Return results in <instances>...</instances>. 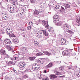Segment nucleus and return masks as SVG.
<instances>
[{
	"label": "nucleus",
	"instance_id": "nucleus-4",
	"mask_svg": "<svg viewBox=\"0 0 80 80\" xmlns=\"http://www.w3.org/2000/svg\"><path fill=\"white\" fill-rule=\"evenodd\" d=\"M62 45H67L68 42L67 41H66V39L63 38H62L60 41Z\"/></svg>",
	"mask_w": 80,
	"mask_h": 80
},
{
	"label": "nucleus",
	"instance_id": "nucleus-42",
	"mask_svg": "<svg viewBox=\"0 0 80 80\" xmlns=\"http://www.w3.org/2000/svg\"><path fill=\"white\" fill-rule=\"evenodd\" d=\"M10 37H16V36L14 35V33L11 34L10 35Z\"/></svg>",
	"mask_w": 80,
	"mask_h": 80
},
{
	"label": "nucleus",
	"instance_id": "nucleus-52",
	"mask_svg": "<svg viewBox=\"0 0 80 80\" xmlns=\"http://www.w3.org/2000/svg\"><path fill=\"white\" fill-rule=\"evenodd\" d=\"M65 77V75H63V76H59V77H60V78H64V77Z\"/></svg>",
	"mask_w": 80,
	"mask_h": 80
},
{
	"label": "nucleus",
	"instance_id": "nucleus-9",
	"mask_svg": "<svg viewBox=\"0 0 80 80\" xmlns=\"http://www.w3.org/2000/svg\"><path fill=\"white\" fill-rule=\"evenodd\" d=\"M9 1L12 3V5H14V6H16L18 3L17 0H9Z\"/></svg>",
	"mask_w": 80,
	"mask_h": 80
},
{
	"label": "nucleus",
	"instance_id": "nucleus-2",
	"mask_svg": "<svg viewBox=\"0 0 80 80\" xmlns=\"http://www.w3.org/2000/svg\"><path fill=\"white\" fill-rule=\"evenodd\" d=\"M62 53L65 56H69L71 54H72V51L71 50H69V51L68 50H65L62 52Z\"/></svg>",
	"mask_w": 80,
	"mask_h": 80
},
{
	"label": "nucleus",
	"instance_id": "nucleus-57",
	"mask_svg": "<svg viewBox=\"0 0 80 80\" xmlns=\"http://www.w3.org/2000/svg\"><path fill=\"white\" fill-rule=\"evenodd\" d=\"M73 41L74 42H77V40H76V39H73Z\"/></svg>",
	"mask_w": 80,
	"mask_h": 80
},
{
	"label": "nucleus",
	"instance_id": "nucleus-62",
	"mask_svg": "<svg viewBox=\"0 0 80 80\" xmlns=\"http://www.w3.org/2000/svg\"><path fill=\"white\" fill-rule=\"evenodd\" d=\"M22 13H21L20 14V15H21V16H22Z\"/></svg>",
	"mask_w": 80,
	"mask_h": 80
},
{
	"label": "nucleus",
	"instance_id": "nucleus-53",
	"mask_svg": "<svg viewBox=\"0 0 80 80\" xmlns=\"http://www.w3.org/2000/svg\"><path fill=\"white\" fill-rule=\"evenodd\" d=\"M5 57L6 58H9V57H10V56H9V55H6L5 56Z\"/></svg>",
	"mask_w": 80,
	"mask_h": 80
},
{
	"label": "nucleus",
	"instance_id": "nucleus-39",
	"mask_svg": "<svg viewBox=\"0 0 80 80\" xmlns=\"http://www.w3.org/2000/svg\"><path fill=\"white\" fill-rule=\"evenodd\" d=\"M56 43H57L58 45H60V43L61 42L60 41V40H59L56 42Z\"/></svg>",
	"mask_w": 80,
	"mask_h": 80
},
{
	"label": "nucleus",
	"instance_id": "nucleus-19",
	"mask_svg": "<svg viewBox=\"0 0 80 80\" xmlns=\"http://www.w3.org/2000/svg\"><path fill=\"white\" fill-rule=\"evenodd\" d=\"M5 43L6 44H10L11 43V41L8 39H5L4 40Z\"/></svg>",
	"mask_w": 80,
	"mask_h": 80
},
{
	"label": "nucleus",
	"instance_id": "nucleus-16",
	"mask_svg": "<svg viewBox=\"0 0 80 80\" xmlns=\"http://www.w3.org/2000/svg\"><path fill=\"white\" fill-rule=\"evenodd\" d=\"M12 77L11 76H10V75H7L5 77V79L7 80H11V79H12Z\"/></svg>",
	"mask_w": 80,
	"mask_h": 80
},
{
	"label": "nucleus",
	"instance_id": "nucleus-12",
	"mask_svg": "<svg viewBox=\"0 0 80 80\" xmlns=\"http://www.w3.org/2000/svg\"><path fill=\"white\" fill-rule=\"evenodd\" d=\"M43 25H46L45 27H47V28H48V21H42V22Z\"/></svg>",
	"mask_w": 80,
	"mask_h": 80
},
{
	"label": "nucleus",
	"instance_id": "nucleus-6",
	"mask_svg": "<svg viewBox=\"0 0 80 80\" xmlns=\"http://www.w3.org/2000/svg\"><path fill=\"white\" fill-rule=\"evenodd\" d=\"M53 19L54 21L53 22L54 23H56V22H57V21H58L59 20V19H60V18H59V16L56 15L54 16L53 18Z\"/></svg>",
	"mask_w": 80,
	"mask_h": 80
},
{
	"label": "nucleus",
	"instance_id": "nucleus-13",
	"mask_svg": "<svg viewBox=\"0 0 80 80\" xmlns=\"http://www.w3.org/2000/svg\"><path fill=\"white\" fill-rule=\"evenodd\" d=\"M53 66V62H51L48 65L46 66V68H50V67H52Z\"/></svg>",
	"mask_w": 80,
	"mask_h": 80
},
{
	"label": "nucleus",
	"instance_id": "nucleus-14",
	"mask_svg": "<svg viewBox=\"0 0 80 80\" xmlns=\"http://www.w3.org/2000/svg\"><path fill=\"white\" fill-rule=\"evenodd\" d=\"M79 72L75 71L74 72V73L73 74L72 76L73 77H75V78H77L78 76V75H79Z\"/></svg>",
	"mask_w": 80,
	"mask_h": 80
},
{
	"label": "nucleus",
	"instance_id": "nucleus-44",
	"mask_svg": "<svg viewBox=\"0 0 80 80\" xmlns=\"http://www.w3.org/2000/svg\"><path fill=\"white\" fill-rule=\"evenodd\" d=\"M31 70L30 69H27L25 70L24 71V72H32L30 71Z\"/></svg>",
	"mask_w": 80,
	"mask_h": 80
},
{
	"label": "nucleus",
	"instance_id": "nucleus-58",
	"mask_svg": "<svg viewBox=\"0 0 80 80\" xmlns=\"http://www.w3.org/2000/svg\"><path fill=\"white\" fill-rule=\"evenodd\" d=\"M19 16L18 14H17V15H16V17H18Z\"/></svg>",
	"mask_w": 80,
	"mask_h": 80
},
{
	"label": "nucleus",
	"instance_id": "nucleus-28",
	"mask_svg": "<svg viewBox=\"0 0 80 80\" xmlns=\"http://www.w3.org/2000/svg\"><path fill=\"white\" fill-rule=\"evenodd\" d=\"M57 68H55V70L54 71V73H56V72L57 73H56L55 75H60V74H61V73H60V72H58L57 71Z\"/></svg>",
	"mask_w": 80,
	"mask_h": 80
},
{
	"label": "nucleus",
	"instance_id": "nucleus-21",
	"mask_svg": "<svg viewBox=\"0 0 80 80\" xmlns=\"http://www.w3.org/2000/svg\"><path fill=\"white\" fill-rule=\"evenodd\" d=\"M38 14H39V12L37 10H35L33 13V15H34V16H36V17H37Z\"/></svg>",
	"mask_w": 80,
	"mask_h": 80
},
{
	"label": "nucleus",
	"instance_id": "nucleus-29",
	"mask_svg": "<svg viewBox=\"0 0 80 80\" xmlns=\"http://www.w3.org/2000/svg\"><path fill=\"white\" fill-rule=\"evenodd\" d=\"M65 8H70V5L68 4H65Z\"/></svg>",
	"mask_w": 80,
	"mask_h": 80
},
{
	"label": "nucleus",
	"instance_id": "nucleus-32",
	"mask_svg": "<svg viewBox=\"0 0 80 80\" xmlns=\"http://www.w3.org/2000/svg\"><path fill=\"white\" fill-rule=\"evenodd\" d=\"M43 33L45 36H47L48 35V32L45 30H43Z\"/></svg>",
	"mask_w": 80,
	"mask_h": 80
},
{
	"label": "nucleus",
	"instance_id": "nucleus-33",
	"mask_svg": "<svg viewBox=\"0 0 80 80\" xmlns=\"http://www.w3.org/2000/svg\"><path fill=\"white\" fill-rule=\"evenodd\" d=\"M12 41L13 42H14L15 43H16V44H17V43H18L19 42L18 41H17L16 39H13Z\"/></svg>",
	"mask_w": 80,
	"mask_h": 80
},
{
	"label": "nucleus",
	"instance_id": "nucleus-45",
	"mask_svg": "<svg viewBox=\"0 0 80 80\" xmlns=\"http://www.w3.org/2000/svg\"><path fill=\"white\" fill-rule=\"evenodd\" d=\"M50 34L51 36H52V37H55V33L51 32Z\"/></svg>",
	"mask_w": 80,
	"mask_h": 80
},
{
	"label": "nucleus",
	"instance_id": "nucleus-10",
	"mask_svg": "<svg viewBox=\"0 0 80 80\" xmlns=\"http://www.w3.org/2000/svg\"><path fill=\"white\" fill-rule=\"evenodd\" d=\"M0 54L2 55L1 58H3V57L6 55V52H5V51L3 49L1 50Z\"/></svg>",
	"mask_w": 80,
	"mask_h": 80
},
{
	"label": "nucleus",
	"instance_id": "nucleus-46",
	"mask_svg": "<svg viewBox=\"0 0 80 80\" xmlns=\"http://www.w3.org/2000/svg\"><path fill=\"white\" fill-rule=\"evenodd\" d=\"M38 63L39 65H41V59H40V60H38Z\"/></svg>",
	"mask_w": 80,
	"mask_h": 80
},
{
	"label": "nucleus",
	"instance_id": "nucleus-60",
	"mask_svg": "<svg viewBox=\"0 0 80 80\" xmlns=\"http://www.w3.org/2000/svg\"><path fill=\"white\" fill-rule=\"evenodd\" d=\"M64 37H67V34H65L64 35Z\"/></svg>",
	"mask_w": 80,
	"mask_h": 80
},
{
	"label": "nucleus",
	"instance_id": "nucleus-15",
	"mask_svg": "<svg viewBox=\"0 0 80 80\" xmlns=\"http://www.w3.org/2000/svg\"><path fill=\"white\" fill-rule=\"evenodd\" d=\"M25 65V63L24 62H20L19 64V67L20 68H22Z\"/></svg>",
	"mask_w": 80,
	"mask_h": 80
},
{
	"label": "nucleus",
	"instance_id": "nucleus-7",
	"mask_svg": "<svg viewBox=\"0 0 80 80\" xmlns=\"http://www.w3.org/2000/svg\"><path fill=\"white\" fill-rule=\"evenodd\" d=\"M63 30H69L70 28L68 25L67 24H64L63 25Z\"/></svg>",
	"mask_w": 80,
	"mask_h": 80
},
{
	"label": "nucleus",
	"instance_id": "nucleus-55",
	"mask_svg": "<svg viewBox=\"0 0 80 80\" xmlns=\"http://www.w3.org/2000/svg\"><path fill=\"white\" fill-rule=\"evenodd\" d=\"M33 24V23L32 22H29V25H32V24Z\"/></svg>",
	"mask_w": 80,
	"mask_h": 80
},
{
	"label": "nucleus",
	"instance_id": "nucleus-35",
	"mask_svg": "<svg viewBox=\"0 0 80 80\" xmlns=\"http://www.w3.org/2000/svg\"><path fill=\"white\" fill-rule=\"evenodd\" d=\"M72 68V66H68L67 67L66 70H70V69H71Z\"/></svg>",
	"mask_w": 80,
	"mask_h": 80
},
{
	"label": "nucleus",
	"instance_id": "nucleus-34",
	"mask_svg": "<svg viewBox=\"0 0 80 80\" xmlns=\"http://www.w3.org/2000/svg\"><path fill=\"white\" fill-rule=\"evenodd\" d=\"M45 61V60L43 59H41V64L42 65V64H43V63H44Z\"/></svg>",
	"mask_w": 80,
	"mask_h": 80
},
{
	"label": "nucleus",
	"instance_id": "nucleus-38",
	"mask_svg": "<svg viewBox=\"0 0 80 80\" xmlns=\"http://www.w3.org/2000/svg\"><path fill=\"white\" fill-rule=\"evenodd\" d=\"M23 78H28V76L27 75H26L22 77Z\"/></svg>",
	"mask_w": 80,
	"mask_h": 80
},
{
	"label": "nucleus",
	"instance_id": "nucleus-8",
	"mask_svg": "<svg viewBox=\"0 0 80 80\" xmlns=\"http://www.w3.org/2000/svg\"><path fill=\"white\" fill-rule=\"evenodd\" d=\"M43 33V30H40L37 33V37H42V32Z\"/></svg>",
	"mask_w": 80,
	"mask_h": 80
},
{
	"label": "nucleus",
	"instance_id": "nucleus-3",
	"mask_svg": "<svg viewBox=\"0 0 80 80\" xmlns=\"http://www.w3.org/2000/svg\"><path fill=\"white\" fill-rule=\"evenodd\" d=\"M2 18L3 20H7L8 18V15L7 13H4L2 14Z\"/></svg>",
	"mask_w": 80,
	"mask_h": 80
},
{
	"label": "nucleus",
	"instance_id": "nucleus-30",
	"mask_svg": "<svg viewBox=\"0 0 80 80\" xmlns=\"http://www.w3.org/2000/svg\"><path fill=\"white\" fill-rule=\"evenodd\" d=\"M44 9L43 8L41 7L39 9V12H43L44 11Z\"/></svg>",
	"mask_w": 80,
	"mask_h": 80
},
{
	"label": "nucleus",
	"instance_id": "nucleus-48",
	"mask_svg": "<svg viewBox=\"0 0 80 80\" xmlns=\"http://www.w3.org/2000/svg\"><path fill=\"white\" fill-rule=\"evenodd\" d=\"M61 10H62V11H65V8H64L61 6Z\"/></svg>",
	"mask_w": 80,
	"mask_h": 80
},
{
	"label": "nucleus",
	"instance_id": "nucleus-11",
	"mask_svg": "<svg viewBox=\"0 0 80 80\" xmlns=\"http://www.w3.org/2000/svg\"><path fill=\"white\" fill-rule=\"evenodd\" d=\"M12 30H13V29L12 28H8L6 30L7 33V34L11 33L12 32Z\"/></svg>",
	"mask_w": 80,
	"mask_h": 80
},
{
	"label": "nucleus",
	"instance_id": "nucleus-27",
	"mask_svg": "<svg viewBox=\"0 0 80 80\" xmlns=\"http://www.w3.org/2000/svg\"><path fill=\"white\" fill-rule=\"evenodd\" d=\"M43 77L42 80H48V77L45 76L44 75H43Z\"/></svg>",
	"mask_w": 80,
	"mask_h": 80
},
{
	"label": "nucleus",
	"instance_id": "nucleus-54",
	"mask_svg": "<svg viewBox=\"0 0 80 80\" xmlns=\"http://www.w3.org/2000/svg\"><path fill=\"white\" fill-rule=\"evenodd\" d=\"M34 43H35V44L36 45H38V44H37L38 42H37L36 41H34Z\"/></svg>",
	"mask_w": 80,
	"mask_h": 80
},
{
	"label": "nucleus",
	"instance_id": "nucleus-25",
	"mask_svg": "<svg viewBox=\"0 0 80 80\" xmlns=\"http://www.w3.org/2000/svg\"><path fill=\"white\" fill-rule=\"evenodd\" d=\"M35 58H36V57L35 56L30 57L29 58V60L30 61H34Z\"/></svg>",
	"mask_w": 80,
	"mask_h": 80
},
{
	"label": "nucleus",
	"instance_id": "nucleus-31",
	"mask_svg": "<svg viewBox=\"0 0 80 80\" xmlns=\"http://www.w3.org/2000/svg\"><path fill=\"white\" fill-rule=\"evenodd\" d=\"M26 10V8L25 7H22L21 9V11L22 12H25Z\"/></svg>",
	"mask_w": 80,
	"mask_h": 80
},
{
	"label": "nucleus",
	"instance_id": "nucleus-61",
	"mask_svg": "<svg viewBox=\"0 0 80 80\" xmlns=\"http://www.w3.org/2000/svg\"><path fill=\"white\" fill-rule=\"evenodd\" d=\"M22 37H25V35H22Z\"/></svg>",
	"mask_w": 80,
	"mask_h": 80
},
{
	"label": "nucleus",
	"instance_id": "nucleus-26",
	"mask_svg": "<svg viewBox=\"0 0 80 80\" xmlns=\"http://www.w3.org/2000/svg\"><path fill=\"white\" fill-rule=\"evenodd\" d=\"M6 48L9 51H12V48L10 46H7L6 47Z\"/></svg>",
	"mask_w": 80,
	"mask_h": 80
},
{
	"label": "nucleus",
	"instance_id": "nucleus-64",
	"mask_svg": "<svg viewBox=\"0 0 80 80\" xmlns=\"http://www.w3.org/2000/svg\"><path fill=\"white\" fill-rule=\"evenodd\" d=\"M12 53H13L14 52V51H12Z\"/></svg>",
	"mask_w": 80,
	"mask_h": 80
},
{
	"label": "nucleus",
	"instance_id": "nucleus-1",
	"mask_svg": "<svg viewBox=\"0 0 80 80\" xmlns=\"http://www.w3.org/2000/svg\"><path fill=\"white\" fill-rule=\"evenodd\" d=\"M56 52V50L55 49H53L52 50H50V52H48V51H43V53L45 54L46 55H48V56H49V55H52V53H54Z\"/></svg>",
	"mask_w": 80,
	"mask_h": 80
},
{
	"label": "nucleus",
	"instance_id": "nucleus-43",
	"mask_svg": "<svg viewBox=\"0 0 80 80\" xmlns=\"http://www.w3.org/2000/svg\"><path fill=\"white\" fill-rule=\"evenodd\" d=\"M31 3H35V0H30Z\"/></svg>",
	"mask_w": 80,
	"mask_h": 80
},
{
	"label": "nucleus",
	"instance_id": "nucleus-17",
	"mask_svg": "<svg viewBox=\"0 0 80 80\" xmlns=\"http://www.w3.org/2000/svg\"><path fill=\"white\" fill-rule=\"evenodd\" d=\"M14 7H10V8H8V10L10 13H13V11H14V9L13 8Z\"/></svg>",
	"mask_w": 80,
	"mask_h": 80
},
{
	"label": "nucleus",
	"instance_id": "nucleus-47",
	"mask_svg": "<svg viewBox=\"0 0 80 80\" xmlns=\"http://www.w3.org/2000/svg\"><path fill=\"white\" fill-rule=\"evenodd\" d=\"M68 33H71V34H73V32L72 31L68 30Z\"/></svg>",
	"mask_w": 80,
	"mask_h": 80
},
{
	"label": "nucleus",
	"instance_id": "nucleus-18",
	"mask_svg": "<svg viewBox=\"0 0 80 80\" xmlns=\"http://www.w3.org/2000/svg\"><path fill=\"white\" fill-rule=\"evenodd\" d=\"M38 64L37 63H35L33 64V67L34 68V69H36V68H37V70L38 71H39L40 69H39V68L38 67Z\"/></svg>",
	"mask_w": 80,
	"mask_h": 80
},
{
	"label": "nucleus",
	"instance_id": "nucleus-5",
	"mask_svg": "<svg viewBox=\"0 0 80 80\" xmlns=\"http://www.w3.org/2000/svg\"><path fill=\"white\" fill-rule=\"evenodd\" d=\"M50 79L52 80H59L58 79H56L57 78V76L54 74H51L50 76Z\"/></svg>",
	"mask_w": 80,
	"mask_h": 80
},
{
	"label": "nucleus",
	"instance_id": "nucleus-56",
	"mask_svg": "<svg viewBox=\"0 0 80 80\" xmlns=\"http://www.w3.org/2000/svg\"><path fill=\"white\" fill-rule=\"evenodd\" d=\"M4 2H8V0H2Z\"/></svg>",
	"mask_w": 80,
	"mask_h": 80
},
{
	"label": "nucleus",
	"instance_id": "nucleus-50",
	"mask_svg": "<svg viewBox=\"0 0 80 80\" xmlns=\"http://www.w3.org/2000/svg\"><path fill=\"white\" fill-rule=\"evenodd\" d=\"M25 50H26V48L23 47L22 48V51H24Z\"/></svg>",
	"mask_w": 80,
	"mask_h": 80
},
{
	"label": "nucleus",
	"instance_id": "nucleus-51",
	"mask_svg": "<svg viewBox=\"0 0 80 80\" xmlns=\"http://www.w3.org/2000/svg\"><path fill=\"white\" fill-rule=\"evenodd\" d=\"M44 72L45 73H47L48 72V71H47V70H44Z\"/></svg>",
	"mask_w": 80,
	"mask_h": 80
},
{
	"label": "nucleus",
	"instance_id": "nucleus-36",
	"mask_svg": "<svg viewBox=\"0 0 80 80\" xmlns=\"http://www.w3.org/2000/svg\"><path fill=\"white\" fill-rule=\"evenodd\" d=\"M42 55H43V53H42L41 52H38L37 54H36L37 56H40Z\"/></svg>",
	"mask_w": 80,
	"mask_h": 80
},
{
	"label": "nucleus",
	"instance_id": "nucleus-22",
	"mask_svg": "<svg viewBox=\"0 0 80 80\" xmlns=\"http://www.w3.org/2000/svg\"><path fill=\"white\" fill-rule=\"evenodd\" d=\"M18 58V56L17 55H15L13 56V58H11V60H17Z\"/></svg>",
	"mask_w": 80,
	"mask_h": 80
},
{
	"label": "nucleus",
	"instance_id": "nucleus-24",
	"mask_svg": "<svg viewBox=\"0 0 80 80\" xmlns=\"http://www.w3.org/2000/svg\"><path fill=\"white\" fill-rule=\"evenodd\" d=\"M62 24H63V22H62V21H60L59 22L56 23H55L56 25L61 26L62 25Z\"/></svg>",
	"mask_w": 80,
	"mask_h": 80
},
{
	"label": "nucleus",
	"instance_id": "nucleus-49",
	"mask_svg": "<svg viewBox=\"0 0 80 80\" xmlns=\"http://www.w3.org/2000/svg\"><path fill=\"white\" fill-rule=\"evenodd\" d=\"M31 29V26H28L27 27V29L28 30H30Z\"/></svg>",
	"mask_w": 80,
	"mask_h": 80
},
{
	"label": "nucleus",
	"instance_id": "nucleus-40",
	"mask_svg": "<svg viewBox=\"0 0 80 80\" xmlns=\"http://www.w3.org/2000/svg\"><path fill=\"white\" fill-rule=\"evenodd\" d=\"M59 7H60V6L58 5H57L55 6V8L56 9H58Z\"/></svg>",
	"mask_w": 80,
	"mask_h": 80
},
{
	"label": "nucleus",
	"instance_id": "nucleus-37",
	"mask_svg": "<svg viewBox=\"0 0 80 80\" xmlns=\"http://www.w3.org/2000/svg\"><path fill=\"white\" fill-rule=\"evenodd\" d=\"M59 69L61 70H65L64 68V67L63 66H61L60 67H59Z\"/></svg>",
	"mask_w": 80,
	"mask_h": 80
},
{
	"label": "nucleus",
	"instance_id": "nucleus-59",
	"mask_svg": "<svg viewBox=\"0 0 80 80\" xmlns=\"http://www.w3.org/2000/svg\"><path fill=\"white\" fill-rule=\"evenodd\" d=\"M1 32H2V34H4V32H3V31H1Z\"/></svg>",
	"mask_w": 80,
	"mask_h": 80
},
{
	"label": "nucleus",
	"instance_id": "nucleus-63",
	"mask_svg": "<svg viewBox=\"0 0 80 80\" xmlns=\"http://www.w3.org/2000/svg\"><path fill=\"white\" fill-rule=\"evenodd\" d=\"M77 49L78 50H79V48H78V49Z\"/></svg>",
	"mask_w": 80,
	"mask_h": 80
},
{
	"label": "nucleus",
	"instance_id": "nucleus-41",
	"mask_svg": "<svg viewBox=\"0 0 80 80\" xmlns=\"http://www.w3.org/2000/svg\"><path fill=\"white\" fill-rule=\"evenodd\" d=\"M38 78L39 79H41L42 78V76H41V75L40 74H38Z\"/></svg>",
	"mask_w": 80,
	"mask_h": 80
},
{
	"label": "nucleus",
	"instance_id": "nucleus-20",
	"mask_svg": "<svg viewBox=\"0 0 80 80\" xmlns=\"http://www.w3.org/2000/svg\"><path fill=\"white\" fill-rule=\"evenodd\" d=\"M76 21L77 23L80 25V17L79 16H77L76 18Z\"/></svg>",
	"mask_w": 80,
	"mask_h": 80
},
{
	"label": "nucleus",
	"instance_id": "nucleus-23",
	"mask_svg": "<svg viewBox=\"0 0 80 80\" xmlns=\"http://www.w3.org/2000/svg\"><path fill=\"white\" fill-rule=\"evenodd\" d=\"M7 65L8 66H12L14 65V63L12 61H10L8 62Z\"/></svg>",
	"mask_w": 80,
	"mask_h": 80
}]
</instances>
